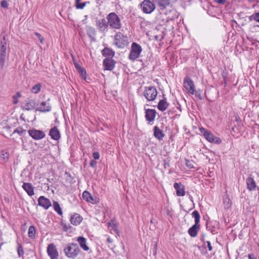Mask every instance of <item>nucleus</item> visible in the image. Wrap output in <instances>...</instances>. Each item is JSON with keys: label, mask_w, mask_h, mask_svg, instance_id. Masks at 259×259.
Instances as JSON below:
<instances>
[{"label": "nucleus", "mask_w": 259, "mask_h": 259, "mask_svg": "<svg viewBox=\"0 0 259 259\" xmlns=\"http://www.w3.org/2000/svg\"><path fill=\"white\" fill-rule=\"evenodd\" d=\"M107 23L110 28L119 30L122 28L121 19L114 12H111L106 17Z\"/></svg>", "instance_id": "1"}, {"label": "nucleus", "mask_w": 259, "mask_h": 259, "mask_svg": "<svg viewBox=\"0 0 259 259\" xmlns=\"http://www.w3.org/2000/svg\"><path fill=\"white\" fill-rule=\"evenodd\" d=\"M64 251L68 257L74 258L78 255L80 250L77 244L69 243L64 248Z\"/></svg>", "instance_id": "2"}, {"label": "nucleus", "mask_w": 259, "mask_h": 259, "mask_svg": "<svg viewBox=\"0 0 259 259\" xmlns=\"http://www.w3.org/2000/svg\"><path fill=\"white\" fill-rule=\"evenodd\" d=\"M128 39L126 35L121 32L116 33L114 38V45L118 48L123 49L128 45Z\"/></svg>", "instance_id": "3"}, {"label": "nucleus", "mask_w": 259, "mask_h": 259, "mask_svg": "<svg viewBox=\"0 0 259 259\" xmlns=\"http://www.w3.org/2000/svg\"><path fill=\"white\" fill-rule=\"evenodd\" d=\"M200 134H202L205 139L210 143H214L215 144H220L221 140L219 137H217L214 135L203 127L199 128Z\"/></svg>", "instance_id": "4"}, {"label": "nucleus", "mask_w": 259, "mask_h": 259, "mask_svg": "<svg viewBox=\"0 0 259 259\" xmlns=\"http://www.w3.org/2000/svg\"><path fill=\"white\" fill-rule=\"evenodd\" d=\"M142 51L141 46L136 42H133L131 46V50L128 58L131 61H135L140 56Z\"/></svg>", "instance_id": "5"}, {"label": "nucleus", "mask_w": 259, "mask_h": 259, "mask_svg": "<svg viewBox=\"0 0 259 259\" xmlns=\"http://www.w3.org/2000/svg\"><path fill=\"white\" fill-rule=\"evenodd\" d=\"M7 45L6 36V35H4L3 37V39L1 41L0 65L2 69H3L5 66L6 57Z\"/></svg>", "instance_id": "6"}, {"label": "nucleus", "mask_w": 259, "mask_h": 259, "mask_svg": "<svg viewBox=\"0 0 259 259\" xmlns=\"http://www.w3.org/2000/svg\"><path fill=\"white\" fill-rule=\"evenodd\" d=\"M156 89L153 86L146 87L144 89V95L148 101H153L157 96Z\"/></svg>", "instance_id": "7"}, {"label": "nucleus", "mask_w": 259, "mask_h": 259, "mask_svg": "<svg viewBox=\"0 0 259 259\" xmlns=\"http://www.w3.org/2000/svg\"><path fill=\"white\" fill-rule=\"evenodd\" d=\"M141 9L145 14H151L155 9V5L150 0H144L140 4Z\"/></svg>", "instance_id": "8"}, {"label": "nucleus", "mask_w": 259, "mask_h": 259, "mask_svg": "<svg viewBox=\"0 0 259 259\" xmlns=\"http://www.w3.org/2000/svg\"><path fill=\"white\" fill-rule=\"evenodd\" d=\"M28 133L29 135L35 140L42 139L46 136V134L44 132L35 128L29 130Z\"/></svg>", "instance_id": "9"}, {"label": "nucleus", "mask_w": 259, "mask_h": 259, "mask_svg": "<svg viewBox=\"0 0 259 259\" xmlns=\"http://www.w3.org/2000/svg\"><path fill=\"white\" fill-rule=\"evenodd\" d=\"M184 87L191 94L193 95L195 92V85L193 80L188 76L184 79Z\"/></svg>", "instance_id": "10"}, {"label": "nucleus", "mask_w": 259, "mask_h": 259, "mask_svg": "<svg viewBox=\"0 0 259 259\" xmlns=\"http://www.w3.org/2000/svg\"><path fill=\"white\" fill-rule=\"evenodd\" d=\"M96 25L99 31L102 33L107 31L109 27L107 21L105 18L97 20Z\"/></svg>", "instance_id": "11"}, {"label": "nucleus", "mask_w": 259, "mask_h": 259, "mask_svg": "<svg viewBox=\"0 0 259 259\" xmlns=\"http://www.w3.org/2000/svg\"><path fill=\"white\" fill-rule=\"evenodd\" d=\"M82 198L86 201L93 204H98L99 199L95 196L92 195L88 191H85L82 193Z\"/></svg>", "instance_id": "12"}, {"label": "nucleus", "mask_w": 259, "mask_h": 259, "mask_svg": "<svg viewBox=\"0 0 259 259\" xmlns=\"http://www.w3.org/2000/svg\"><path fill=\"white\" fill-rule=\"evenodd\" d=\"M47 252L51 259H57L58 252L55 245L53 243L49 244L47 247Z\"/></svg>", "instance_id": "13"}, {"label": "nucleus", "mask_w": 259, "mask_h": 259, "mask_svg": "<svg viewBox=\"0 0 259 259\" xmlns=\"http://www.w3.org/2000/svg\"><path fill=\"white\" fill-rule=\"evenodd\" d=\"M38 105L34 99H29L22 106L23 110H31L36 109V107Z\"/></svg>", "instance_id": "14"}, {"label": "nucleus", "mask_w": 259, "mask_h": 259, "mask_svg": "<svg viewBox=\"0 0 259 259\" xmlns=\"http://www.w3.org/2000/svg\"><path fill=\"white\" fill-rule=\"evenodd\" d=\"M116 62L111 58H106L103 62V66L107 70H113L115 67Z\"/></svg>", "instance_id": "15"}, {"label": "nucleus", "mask_w": 259, "mask_h": 259, "mask_svg": "<svg viewBox=\"0 0 259 259\" xmlns=\"http://www.w3.org/2000/svg\"><path fill=\"white\" fill-rule=\"evenodd\" d=\"M38 204L45 209H48L52 205L50 200L44 196H40L38 199Z\"/></svg>", "instance_id": "16"}, {"label": "nucleus", "mask_w": 259, "mask_h": 259, "mask_svg": "<svg viewBox=\"0 0 259 259\" xmlns=\"http://www.w3.org/2000/svg\"><path fill=\"white\" fill-rule=\"evenodd\" d=\"M49 99L48 101L41 102L40 104V106L36 109V111H38L41 112H49L51 110L52 107L49 103Z\"/></svg>", "instance_id": "17"}, {"label": "nucleus", "mask_w": 259, "mask_h": 259, "mask_svg": "<svg viewBox=\"0 0 259 259\" xmlns=\"http://www.w3.org/2000/svg\"><path fill=\"white\" fill-rule=\"evenodd\" d=\"M247 189L250 191H254L256 187V183L251 175H249L246 180Z\"/></svg>", "instance_id": "18"}, {"label": "nucleus", "mask_w": 259, "mask_h": 259, "mask_svg": "<svg viewBox=\"0 0 259 259\" xmlns=\"http://www.w3.org/2000/svg\"><path fill=\"white\" fill-rule=\"evenodd\" d=\"M156 111L155 109H147L145 110V118L149 122L153 121L156 117Z\"/></svg>", "instance_id": "19"}, {"label": "nucleus", "mask_w": 259, "mask_h": 259, "mask_svg": "<svg viewBox=\"0 0 259 259\" xmlns=\"http://www.w3.org/2000/svg\"><path fill=\"white\" fill-rule=\"evenodd\" d=\"M174 187L176 190V194L178 196H184L185 195V187L181 183H175Z\"/></svg>", "instance_id": "20"}, {"label": "nucleus", "mask_w": 259, "mask_h": 259, "mask_svg": "<svg viewBox=\"0 0 259 259\" xmlns=\"http://www.w3.org/2000/svg\"><path fill=\"white\" fill-rule=\"evenodd\" d=\"M200 228V224H195L188 229V233L189 235L192 237H196Z\"/></svg>", "instance_id": "21"}, {"label": "nucleus", "mask_w": 259, "mask_h": 259, "mask_svg": "<svg viewBox=\"0 0 259 259\" xmlns=\"http://www.w3.org/2000/svg\"><path fill=\"white\" fill-rule=\"evenodd\" d=\"M82 220V218L80 214L74 213L70 218L71 223L74 226H77L80 224Z\"/></svg>", "instance_id": "22"}, {"label": "nucleus", "mask_w": 259, "mask_h": 259, "mask_svg": "<svg viewBox=\"0 0 259 259\" xmlns=\"http://www.w3.org/2000/svg\"><path fill=\"white\" fill-rule=\"evenodd\" d=\"M22 188L29 196H31L34 194V187L31 183H23Z\"/></svg>", "instance_id": "23"}, {"label": "nucleus", "mask_w": 259, "mask_h": 259, "mask_svg": "<svg viewBox=\"0 0 259 259\" xmlns=\"http://www.w3.org/2000/svg\"><path fill=\"white\" fill-rule=\"evenodd\" d=\"M49 135L52 139L56 141L58 140L60 138V132L56 126H54L51 129L49 132Z\"/></svg>", "instance_id": "24"}, {"label": "nucleus", "mask_w": 259, "mask_h": 259, "mask_svg": "<svg viewBox=\"0 0 259 259\" xmlns=\"http://www.w3.org/2000/svg\"><path fill=\"white\" fill-rule=\"evenodd\" d=\"M154 136L158 140H162L165 135L162 131L160 130L157 126H155L153 128Z\"/></svg>", "instance_id": "25"}, {"label": "nucleus", "mask_w": 259, "mask_h": 259, "mask_svg": "<svg viewBox=\"0 0 259 259\" xmlns=\"http://www.w3.org/2000/svg\"><path fill=\"white\" fill-rule=\"evenodd\" d=\"M169 106V103L166 101V98L162 99L160 100L157 105V108L161 111H164L166 110Z\"/></svg>", "instance_id": "26"}, {"label": "nucleus", "mask_w": 259, "mask_h": 259, "mask_svg": "<svg viewBox=\"0 0 259 259\" xmlns=\"http://www.w3.org/2000/svg\"><path fill=\"white\" fill-rule=\"evenodd\" d=\"M77 241L79 244L80 246L84 251H88L89 250V247L87 245V240L84 237L79 236L77 238Z\"/></svg>", "instance_id": "27"}, {"label": "nucleus", "mask_w": 259, "mask_h": 259, "mask_svg": "<svg viewBox=\"0 0 259 259\" xmlns=\"http://www.w3.org/2000/svg\"><path fill=\"white\" fill-rule=\"evenodd\" d=\"M102 54L104 56L112 58L115 55V52L112 49L106 47L102 51Z\"/></svg>", "instance_id": "28"}, {"label": "nucleus", "mask_w": 259, "mask_h": 259, "mask_svg": "<svg viewBox=\"0 0 259 259\" xmlns=\"http://www.w3.org/2000/svg\"><path fill=\"white\" fill-rule=\"evenodd\" d=\"M159 7L165 9L170 4V0H155Z\"/></svg>", "instance_id": "29"}, {"label": "nucleus", "mask_w": 259, "mask_h": 259, "mask_svg": "<svg viewBox=\"0 0 259 259\" xmlns=\"http://www.w3.org/2000/svg\"><path fill=\"white\" fill-rule=\"evenodd\" d=\"M36 233V229L34 226H30L28 229V235L30 238L34 239Z\"/></svg>", "instance_id": "30"}, {"label": "nucleus", "mask_w": 259, "mask_h": 259, "mask_svg": "<svg viewBox=\"0 0 259 259\" xmlns=\"http://www.w3.org/2000/svg\"><path fill=\"white\" fill-rule=\"evenodd\" d=\"M9 153L6 150H2L1 152L0 157L2 160L5 161H8L9 158Z\"/></svg>", "instance_id": "31"}, {"label": "nucleus", "mask_w": 259, "mask_h": 259, "mask_svg": "<svg viewBox=\"0 0 259 259\" xmlns=\"http://www.w3.org/2000/svg\"><path fill=\"white\" fill-rule=\"evenodd\" d=\"M192 216L194 218L195 224H199L200 217L198 211L194 210L192 213Z\"/></svg>", "instance_id": "32"}, {"label": "nucleus", "mask_w": 259, "mask_h": 259, "mask_svg": "<svg viewBox=\"0 0 259 259\" xmlns=\"http://www.w3.org/2000/svg\"><path fill=\"white\" fill-rule=\"evenodd\" d=\"M53 207L54 210L59 214H62V211L59 203L57 201H53Z\"/></svg>", "instance_id": "33"}, {"label": "nucleus", "mask_w": 259, "mask_h": 259, "mask_svg": "<svg viewBox=\"0 0 259 259\" xmlns=\"http://www.w3.org/2000/svg\"><path fill=\"white\" fill-rule=\"evenodd\" d=\"M78 71L79 73L80 77L86 81H88L87 80V72L85 69L83 68H79Z\"/></svg>", "instance_id": "34"}, {"label": "nucleus", "mask_w": 259, "mask_h": 259, "mask_svg": "<svg viewBox=\"0 0 259 259\" xmlns=\"http://www.w3.org/2000/svg\"><path fill=\"white\" fill-rule=\"evenodd\" d=\"M25 132L26 130H23L21 126H18L16 130H14L11 136L15 134V133H17L19 136H22L24 133H25Z\"/></svg>", "instance_id": "35"}, {"label": "nucleus", "mask_w": 259, "mask_h": 259, "mask_svg": "<svg viewBox=\"0 0 259 259\" xmlns=\"http://www.w3.org/2000/svg\"><path fill=\"white\" fill-rule=\"evenodd\" d=\"M41 87V85L40 83L36 84L32 88L31 92L34 94L38 93L40 91Z\"/></svg>", "instance_id": "36"}, {"label": "nucleus", "mask_w": 259, "mask_h": 259, "mask_svg": "<svg viewBox=\"0 0 259 259\" xmlns=\"http://www.w3.org/2000/svg\"><path fill=\"white\" fill-rule=\"evenodd\" d=\"M87 33L91 38H93L96 35L95 29L92 27L89 28Z\"/></svg>", "instance_id": "37"}, {"label": "nucleus", "mask_w": 259, "mask_h": 259, "mask_svg": "<svg viewBox=\"0 0 259 259\" xmlns=\"http://www.w3.org/2000/svg\"><path fill=\"white\" fill-rule=\"evenodd\" d=\"M248 19L250 21L254 20L259 23V11L250 16Z\"/></svg>", "instance_id": "38"}, {"label": "nucleus", "mask_w": 259, "mask_h": 259, "mask_svg": "<svg viewBox=\"0 0 259 259\" xmlns=\"http://www.w3.org/2000/svg\"><path fill=\"white\" fill-rule=\"evenodd\" d=\"M80 0H75V6L77 9H82L85 6L86 3H80Z\"/></svg>", "instance_id": "39"}, {"label": "nucleus", "mask_w": 259, "mask_h": 259, "mask_svg": "<svg viewBox=\"0 0 259 259\" xmlns=\"http://www.w3.org/2000/svg\"><path fill=\"white\" fill-rule=\"evenodd\" d=\"M224 204L225 206V207L227 208H229L231 207L232 203L231 202V200L230 198L228 197H226L224 199Z\"/></svg>", "instance_id": "40"}, {"label": "nucleus", "mask_w": 259, "mask_h": 259, "mask_svg": "<svg viewBox=\"0 0 259 259\" xmlns=\"http://www.w3.org/2000/svg\"><path fill=\"white\" fill-rule=\"evenodd\" d=\"M21 94L20 92H17L15 95L13 96V103L16 104L18 102V99L21 97Z\"/></svg>", "instance_id": "41"}, {"label": "nucleus", "mask_w": 259, "mask_h": 259, "mask_svg": "<svg viewBox=\"0 0 259 259\" xmlns=\"http://www.w3.org/2000/svg\"><path fill=\"white\" fill-rule=\"evenodd\" d=\"M34 34L37 37V38L39 40L40 43L43 44L44 42V38L42 35L39 33L38 32H35Z\"/></svg>", "instance_id": "42"}, {"label": "nucleus", "mask_w": 259, "mask_h": 259, "mask_svg": "<svg viewBox=\"0 0 259 259\" xmlns=\"http://www.w3.org/2000/svg\"><path fill=\"white\" fill-rule=\"evenodd\" d=\"M17 252H18V254L19 256H23V255L24 254V251H23V249L22 246L20 244H19V246H18V249H17Z\"/></svg>", "instance_id": "43"}, {"label": "nucleus", "mask_w": 259, "mask_h": 259, "mask_svg": "<svg viewBox=\"0 0 259 259\" xmlns=\"http://www.w3.org/2000/svg\"><path fill=\"white\" fill-rule=\"evenodd\" d=\"M1 6L2 8L4 9H8L9 4L7 1L3 0L1 3Z\"/></svg>", "instance_id": "44"}, {"label": "nucleus", "mask_w": 259, "mask_h": 259, "mask_svg": "<svg viewBox=\"0 0 259 259\" xmlns=\"http://www.w3.org/2000/svg\"><path fill=\"white\" fill-rule=\"evenodd\" d=\"M206 229L208 230V231H210V232L212 234H216L217 232L215 229V228L213 227H209V226H208L207 224H206Z\"/></svg>", "instance_id": "45"}, {"label": "nucleus", "mask_w": 259, "mask_h": 259, "mask_svg": "<svg viewBox=\"0 0 259 259\" xmlns=\"http://www.w3.org/2000/svg\"><path fill=\"white\" fill-rule=\"evenodd\" d=\"M186 165L189 168H194L193 162L189 160H186Z\"/></svg>", "instance_id": "46"}, {"label": "nucleus", "mask_w": 259, "mask_h": 259, "mask_svg": "<svg viewBox=\"0 0 259 259\" xmlns=\"http://www.w3.org/2000/svg\"><path fill=\"white\" fill-rule=\"evenodd\" d=\"M93 157H94V160H98L100 158V154L98 152H95L93 154Z\"/></svg>", "instance_id": "47"}, {"label": "nucleus", "mask_w": 259, "mask_h": 259, "mask_svg": "<svg viewBox=\"0 0 259 259\" xmlns=\"http://www.w3.org/2000/svg\"><path fill=\"white\" fill-rule=\"evenodd\" d=\"M97 162L95 160H92L90 163V165L93 167L95 168L97 166Z\"/></svg>", "instance_id": "48"}, {"label": "nucleus", "mask_w": 259, "mask_h": 259, "mask_svg": "<svg viewBox=\"0 0 259 259\" xmlns=\"http://www.w3.org/2000/svg\"><path fill=\"white\" fill-rule=\"evenodd\" d=\"M61 225L63 226L64 230L65 231H68L70 228L71 226L69 225L67 226L66 224H65L63 222H61Z\"/></svg>", "instance_id": "49"}, {"label": "nucleus", "mask_w": 259, "mask_h": 259, "mask_svg": "<svg viewBox=\"0 0 259 259\" xmlns=\"http://www.w3.org/2000/svg\"><path fill=\"white\" fill-rule=\"evenodd\" d=\"M109 226L111 227L113 229L116 230L117 225L113 222L109 223Z\"/></svg>", "instance_id": "50"}, {"label": "nucleus", "mask_w": 259, "mask_h": 259, "mask_svg": "<svg viewBox=\"0 0 259 259\" xmlns=\"http://www.w3.org/2000/svg\"><path fill=\"white\" fill-rule=\"evenodd\" d=\"M214 2L219 4H225L227 0H214Z\"/></svg>", "instance_id": "51"}, {"label": "nucleus", "mask_w": 259, "mask_h": 259, "mask_svg": "<svg viewBox=\"0 0 259 259\" xmlns=\"http://www.w3.org/2000/svg\"><path fill=\"white\" fill-rule=\"evenodd\" d=\"M163 165L165 168H166L167 167H169L170 166V164L168 162H167L165 160H163Z\"/></svg>", "instance_id": "52"}, {"label": "nucleus", "mask_w": 259, "mask_h": 259, "mask_svg": "<svg viewBox=\"0 0 259 259\" xmlns=\"http://www.w3.org/2000/svg\"><path fill=\"white\" fill-rule=\"evenodd\" d=\"M206 243L207 244V247H208L209 251H211L212 249V247L211 245L210 242L209 241H206Z\"/></svg>", "instance_id": "53"}, {"label": "nucleus", "mask_w": 259, "mask_h": 259, "mask_svg": "<svg viewBox=\"0 0 259 259\" xmlns=\"http://www.w3.org/2000/svg\"><path fill=\"white\" fill-rule=\"evenodd\" d=\"M248 259H256V257L253 254H248Z\"/></svg>", "instance_id": "54"}, {"label": "nucleus", "mask_w": 259, "mask_h": 259, "mask_svg": "<svg viewBox=\"0 0 259 259\" xmlns=\"http://www.w3.org/2000/svg\"><path fill=\"white\" fill-rule=\"evenodd\" d=\"M157 244H155L154 247V250H153V254L156 255V250H157Z\"/></svg>", "instance_id": "55"}, {"label": "nucleus", "mask_w": 259, "mask_h": 259, "mask_svg": "<svg viewBox=\"0 0 259 259\" xmlns=\"http://www.w3.org/2000/svg\"><path fill=\"white\" fill-rule=\"evenodd\" d=\"M74 65H75V67H76V69L78 70H79V68H82L77 63H75L74 64Z\"/></svg>", "instance_id": "56"}, {"label": "nucleus", "mask_w": 259, "mask_h": 259, "mask_svg": "<svg viewBox=\"0 0 259 259\" xmlns=\"http://www.w3.org/2000/svg\"><path fill=\"white\" fill-rule=\"evenodd\" d=\"M195 96L196 97H197L199 99H200V100L202 99V97H201L200 94H198L197 92H196Z\"/></svg>", "instance_id": "57"}, {"label": "nucleus", "mask_w": 259, "mask_h": 259, "mask_svg": "<svg viewBox=\"0 0 259 259\" xmlns=\"http://www.w3.org/2000/svg\"><path fill=\"white\" fill-rule=\"evenodd\" d=\"M236 121H237L238 122L239 121H241V119H240V118H239V116H236Z\"/></svg>", "instance_id": "58"}, {"label": "nucleus", "mask_w": 259, "mask_h": 259, "mask_svg": "<svg viewBox=\"0 0 259 259\" xmlns=\"http://www.w3.org/2000/svg\"><path fill=\"white\" fill-rule=\"evenodd\" d=\"M5 128L8 130H10L11 129V127L9 126H6Z\"/></svg>", "instance_id": "59"}, {"label": "nucleus", "mask_w": 259, "mask_h": 259, "mask_svg": "<svg viewBox=\"0 0 259 259\" xmlns=\"http://www.w3.org/2000/svg\"><path fill=\"white\" fill-rule=\"evenodd\" d=\"M235 127H233L232 128V132H235Z\"/></svg>", "instance_id": "60"}, {"label": "nucleus", "mask_w": 259, "mask_h": 259, "mask_svg": "<svg viewBox=\"0 0 259 259\" xmlns=\"http://www.w3.org/2000/svg\"><path fill=\"white\" fill-rule=\"evenodd\" d=\"M150 223H152V224H153V223H154V220H153V219H152L151 220V221H150Z\"/></svg>", "instance_id": "61"}, {"label": "nucleus", "mask_w": 259, "mask_h": 259, "mask_svg": "<svg viewBox=\"0 0 259 259\" xmlns=\"http://www.w3.org/2000/svg\"><path fill=\"white\" fill-rule=\"evenodd\" d=\"M204 236H202V238H201V240L203 241H204Z\"/></svg>", "instance_id": "62"}, {"label": "nucleus", "mask_w": 259, "mask_h": 259, "mask_svg": "<svg viewBox=\"0 0 259 259\" xmlns=\"http://www.w3.org/2000/svg\"><path fill=\"white\" fill-rule=\"evenodd\" d=\"M190 199H191V200L193 201V198L191 196H190Z\"/></svg>", "instance_id": "63"}, {"label": "nucleus", "mask_w": 259, "mask_h": 259, "mask_svg": "<svg viewBox=\"0 0 259 259\" xmlns=\"http://www.w3.org/2000/svg\"><path fill=\"white\" fill-rule=\"evenodd\" d=\"M107 241H108L109 242H111V240H110V238H108Z\"/></svg>", "instance_id": "64"}]
</instances>
